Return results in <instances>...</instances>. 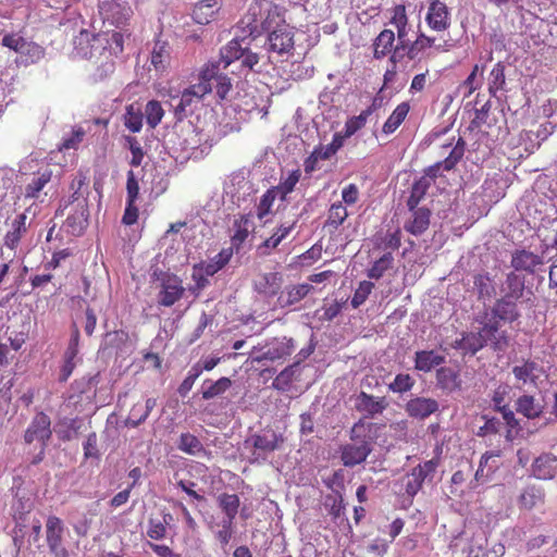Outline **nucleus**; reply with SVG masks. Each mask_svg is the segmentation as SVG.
Segmentation results:
<instances>
[{"instance_id": "4468645a", "label": "nucleus", "mask_w": 557, "mask_h": 557, "mask_svg": "<svg viewBox=\"0 0 557 557\" xmlns=\"http://www.w3.org/2000/svg\"><path fill=\"white\" fill-rule=\"evenodd\" d=\"M239 33L221 49L220 62L223 63V69H226L232 62L240 60L245 50L253 40L250 35H245L243 32Z\"/></svg>"}, {"instance_id": "79ce46f5", "label": "nucleus", "mask_w": 557, "mask_h": 557, "mask_svg": "<svg viewBox=\"0 0 557 557\" xmlns=\"http://www.w3.org/2000/svg\"><path fill=\"white\" fill-rule=\"evenodd\" d=\"M435 45V38L426 36L423 33H420L416 40L411 42L409 46H407V57L409 60H416L419 59L421 53L432 48Z\"/></svg>"}, {"instance_id": "aec40b11", "label": "nucleus", "mask_w": 557, "mask_h": 557, "mask_svg": "<svg viewBox=\"0 0 557 557\" xmlns=\"http://www.w3.org/2000/svg\"><path fill=\"white\" fill-rule=\"evenodd\" d=\"M543 373V368L531 359H525L521 364L512 368V374L518 384L536 385Z\"/></svg>"}, {"instance_id": "58836bf2", "label": "nucleus", "mask_w": 557, "mask_h": 557, "mask_svg": "<svg viewBox=\"0 0 557 557\" xmlns=\"http://www.w3.org/2000/svg\"><path fill=\"white\" fill-rule=\"evenodd\" d=\"M170 63L169 45L165 41L157 40L151 51V64L156 71L163 72Z\"/></svg>"}, {"instance_id": "f8f14e48", "label": "nucleus", "mask_w": 557, "mask_h": 557, "mask_svg": "<svg viewBox=\"0 0 557 557\" xmlns=\"http://www.w3.org/2000/svg\"><path fill=\"white\" fill-rule=\"evenodd\" d=\"M65 528L57 516H49L46 521V542L53 557H69V550L63 545Z\"/></svg>"}, {"instance_id": "1a4fd4ad", "label": "nucleus", "mask_w": 557, "mask_h": 557, "mask_svg": "<svg viewBox=\"0 0 557 557\" xmlns=\"http://www.w3.org/2000/svg\"><path fill=\"white\" fill-rule=\"evenodd\" d=\"M160 292L158 304L163 307H172L181 300L185 294L182 280L174 273L161 272L159 275Z\"/></svg>"}, {"instance_id": "7ed1b4c3", "label": "nucleus", "mask_w": 557, "mask_h": 557, "mask_svg": "<svg viewBox=\"0 0 557 557\" xmlns=\"http://www.w3.org/2000/svg\"><path fill=\"white\" fill-rule=\"evenodd\" d=\"M372 423L362 419L356 422L350 430V443L341 447V459L346 467H355L366 461L372 451V438L369 433Z\"/></svg>"}, {"instance_id": "69168bd1", "label": "nucleus", "mask_w": 557, "mask_h": 557, "mask_svg": "<svg viewBox=\"0 0 557 557\" xmlns=\"http://www.w3.org/2000/svg\"><path fill=\"white\" fill-rule=\"evenodd\" d=\"M125 126L133 133H138L143 127V114L134 111L132 106L125 114Z\"/></svg>"}, {"instance_id": "f03ea898", "label": "nucleus", "mask_w": 557, "mask_h": 557, "mask_svg": "<svg viewBox=\"0 0 557 557\" xmlns=\"http://www.w3.org/2000/svg\"><path fill=\"white\" fill-rule=\"evenodd\" d=\"M88 185V176L82 171L77 172L70 183L71 195L69 197V203H76L77 211L67 216L66 226L74 235L82 234L84 228L87 226L89 215L87 203L89 195Z\"/></svg>"}, {"instance_id": "a18cd8bd", "label": "nucleus", "mask_w": 557, "mask_h": 557, "mask_svg": "<svg viewBox=\"0 0 557 557\" xmlns=\"http://www.w3.org/2000/svg\"><path fill=\"white\" fill-rule=\"evenodd\" d=\"M283 440L274 432L270 434H256L252 436V445L262 451H274L280 447Z\"/></svg>"}, {"instance_id": "f257e3e1", "label": "nucleus", "mask_w": 557, "mask_h": 557, "mask_svg": "<svg viewBox=\"0 0 557 557\" xmlns=\"http://www.w3.org/2000/svg\"><path fill=\"white\" fill-rule=\"evenodd\" d=\"M286 9L274 3L271 0H253L237 23L238 32L250 35L251 39H256L264 33L285 22Z\"/></svg>"}, {"instance_id": "ddd939ff", "label": "nucleus", "mask_w": 557, "mask_h": 557, "mask_svg": "<svg viewBox=\"0 0 557 557\" xmlns=\"http://www.w3.org/2000/svg\"><path fill=\"white\" fill-rule=\"evenodd\" d=\"M296 349L293 338L282 337L273 338L269 344L267 350L261 355L253 357V361L261 362L263 360L276 361L289 357Z\"/></svg>"}, {"instance_id": "603ef678", "label": "nucleus", "mask_w": 557, "mask_h": 557, "mask_svg": "<svg viewBox=\"0 0 557 557\" xmlns=\"http://www.w3.org/2000/svg\"><path fill=\"white\" fill-rule=\"evenodd\" d=\"M394 257L392 252L384 253L380 259H377L372 267L368 270V277L380 280L387 270L393 268Z\"/></svg>"}, {"instance_id": "774afa93", "label": "nucleus", "mask_w": 557, "mask_h": 557, "mask_svg": "<svg viewBox=\"0 0 557 557\" xmlns=\"http://www.w3.org/2000/svg\"><path fill=\"white\" fill-rule=\"evenodd\" d=\"M215 82V94L219 98V101L221 102L227 98L230 91L232 90V81L226 74H222Z\"/></svg>"}, {"instance_id": "e2e57ef3", "label": "nucleus", "mask_w": 557, "mask_h": 557, "mask_svg": "<svg viewBox=\"0 0 557 557\" xmlns=\"http://www.w3.org/2000/svg\"><path fill=\"white\" fill-rule=\"evenodd\" d=\"M125 139L132 152L131 165L135 168L139 166L144 160V151L139 141L133 136H126Z\"/></svg>"}, {"instance_id": "2eb2a0df", "label": "nucleus", "mask_w": 557, "mask_h": 557, "mask_svg": "<svg viewBox=\"0 0 557 557\" xmlns=\"http://www.w3.org/2000/svg\"><path fill=\"white\" fill-rule=\"evenodd\" d=\"M388 407L386 397H375L366 392H360L355 399V409L362 413L364 418H374L383 413Z\"/></svg>"}, {"instance_id": "5701e85b", "label": "nucleus", "mask_w": 557, "mask_h": 557, "mask_svg": "<svg viewBox=\"0 0 557 557\" xmlns=\"http://www.w3.org/2000/svg\"><path fill=\"white\" fill-rule=\"evenodd\" d=\"M407 414L416 419H425L438 410V403L433 398L414 397L405 406Z\"/></svg>"}, {"instance_id": "dca6fc26", "label": "nucleus", "mask_w": 557, "mask_h": 557, "mask_svg": "<svg viewBox=\"0 0 557 557\" xmlns=\"http://www.w3.org/2000/svg\"><path fill=\"white\" fill-rule=\"evenodd\" d=\"M425 22L432 30H446L450 26V14L447 5L440 0L432 1L429 5Z\"/></svg>"}, {"instance_id": "3c124183", "label": "nucleus", "mask_w": 557, "mask_h": 557, "mask_svg": "<svg viewBox=\"0 0 557 557\" xmlns=\"http://www.w3.org/2000/svg\"><path fill=\"white\" fill-rule=\"evenodd\" d=\"M220 61L208 62L200 69L197 84L208 86L210 92L212 91V81H216L218 77L222 75V73H220Z\"/></svg>"}, {"instance_id": "338daca9", "label": "nucleus", "mask_w": 557, "mask_h": 557, "mask_svg": "<svg viewBox=\"0 0 557 557\" xmlns=\"http://www.w3.org/2000/svg\"><path fill=\"white\" fill-rule=\"evenodd\" d=\"M2 45L9 49L14 50L15 52H24L28 44L22 36L16 34H8L3 36Z\"/></svg>"}, {"instance_id": "49530a36", "label": "nucleus", "mask_w": 557, "mask_h": 557, "mask_svg": "<svg viewBox=\"0 0 557 557\" xmlns=\"http://www.w3.org/2000/svg\"><path fill=\"white\" fill-rule=\"evenodd\" d=\"M348 212L342 201L333 203L327 212L325 226L337 230L347 219Z\"/></svg>"}, {"instance_id": "e433bc0d", "label": "nucleus", "mask_w": 557, "mask_h": 557, "mask_svg": "<svg viewBox=\"0 0 557 557\" xmlns=\"http://www.w3.org/2000/svg\"><path fill=\"white\" fill-rule=\"evenodd\" d=\"M473 285L480 300H488L496 294L493 278L488 273H480L474 275Z\"/></svg>"}, {"instance_id": "ea45409f", "label": "nucleus", "mask_w": 557, "mask_h": 557, "mask_svg": "<svg viewBox=\"0 0 557 557\" xmlns=\"http://www.w3.org/2000/svg\"><path fill=\"white\" fill-rule=\"evenodd\" d=\"M299 364L300 360H297L293 364L283 369L273 380V388L281 392H287L290 388V385L295 379V374Z\"/></svg>"}, {"instance_id": "a878e982", "label": "nucleus", "mask_w": 557, "mask_h": 557, "mask_svg": "<svg viewBox=\"0 0 557 557\" xmlns=\"http://www.w3.org/2000/svg\"><path fill=\"white\" fill-rule=\"evenodd\" d=\"M431 215V210L428 208L422 207L414 210L413 212H410V216L406 221L404 228L408 233L419 236L429 228Z\"/></svg>"}, {"instance_id": "c756f323", "label": "nucleus", "mask_w": 557, "mask_h": 557, "mask_svg": "<svg viewBox=\"0 0 557 557\" xmlns=\"http://www.w3.org/2000/svg\"><path fill=\"white\" fill-rule=\"evenodd\" d=\"M437 386L447 392H454L461 388V380L458 370L450 367H441L435 373Z\"/></svg>"}, {"instance_id": "a19ab883", "label": "nucleus", "mask_w": 557, "mask_h": 557, "mask_svg": "<svg viewBox=\"0 0 557 557\" xmlns=\"http://www.w3.org/2000/svg\"><path fill=\"white\" fill-rule=\"evenodd\" d=\"M232 256H233L232 247L223 248L209 262L202 263V270L206 271L207 275H214L230 262Z\"/></svg>"}, {"instance_id": "39448f33", "label": "nucleus", "mask_w": 557, "mask_h": 557, "mask_svg": "<svg viewBox=\"0 0 557 557\" xmlns=\"http://www.w3.org/2000/svg\"><path fill=\"white\" fill-rule=\"evenodd\" d=\"M265 49L269 53H275L281 58L293 55L295 50L294 27L285 21L272 29L268 34Z\"/></svg>"}, {"instance_id": "864d4df0", "label": "nucleus", "mask_w": 557, "mask_h": 557, "mask_svg": "<svg viewBox=\"0 0 557 557\" xmlns=\"http://www.w3.org/2000/svg\"><path fill=\"white\" fill-rule=\"evenodd\" d=\"M209 381H206L203 383V389H202V398L208 400V399H212L216 396H220L222 394H224L231 386H232V381L231 379L226 377V376H223V377H220L218 381L213 382V383H210L209 386L205 387V385L208 383Z\"/></svg>"}, {"instance_id": "bb28decb", "label": "nucleus", "mask_w": 557, "mask_h": 557, "mask_svg": "<svg viewBox=\"0 0 557 557\" xmlns=\"http://www.w3.org/2000/svg\"><path fill=\"white\" fill-rule=\"evenodd\" d=\"M491 314L504 322H515L520 318L518 301L506 298H498L491 309Z\"/></svg>"}, {"instance_id": "0eeeda50", "label": "nucleus", "mask_w": 557, "mask_h": 557, "mask_svg": "<svg viewBox=\"0 0 557 557\" xmlns=\"http://www.w3.org/2000/svg\"><path fill=\"white\" fill-rule=\"evenodd\" d=\"M438 465L440 459L432 458L412 468L403 479L405 493L411 498L414 497L422 488L423 483L433 479Z\"/></svg>"}, {"instance_id": "72a5a7b5", "label": "nucleus", "mask_w": 557, "mask_h": 557, "mask_svg": "<svg viewBox=\"0 0 557 557\" xmlns=\"http://www.w3.org/2000/svg\"><path fill=\"white\" fill-rule=\"evenodd\" d=\"M395 42V34L392 29H383L373 40V57L382 59L387 55Z\"/></svg>"}, {"instance_id": "4be33fe9", "label": "nucleus", "mask_w": 557, "mask_h": 557, "mask_svg": "<svg viewBox=\"0 0 557 557\" xmlns=\"http://www.w3.org/2000/svg\"><path fill=\"white\" fill-rule=\"evenodd\" d=\"M26 221V212L18 213L12 220L3 238V245L10 250H15L18 247L22 237L27 233L28 226Z\"/></svg>"}, {"instance_id": "b1692460", "label": "nucleus", "mask_w": 557, "mask_h": 557, "mask_svg": "<svg viewBox=\"0 0 557 557\" xmlns=\"http://www.w3.org/2000/svg\"><path fill=\"white\" fill-rule=\"evenodd\" d=\"M532 473L540 480L553 479L557 473V456L552 453L540 455L532 463Z\"/></svg>"}, {"instance_id": "6e6552de", "label": "nucleus", "mask_w": 557, "mask_h": 557, "mask_svg": "<svg viewBox=\"0 0 557 557\" xmlns=\"http://www.w3.org/2000/svg\"><path fill=\"white\" fill-rule=\"evenodd\" d=\"M210 94V88L206 85L193 84L182 91L178 103L174 107V115L177 121H183L194 109L203 100L205 96Z\"/></svg>"}, {"instance_id": "052dcab7", "label": "nucleus", "mask_w": 557, "mask_h": 557, "mask_svg": "<svg viewBox=\"0 0 557 557\" xmlns=\"http://www.w3.org/2000/svg\"><path fill=\"white\" fill-rule=\"evenodd\" d=\"M325 505L329 507V513L333 517L334 520L344 516L346 505L341 494L338 496L327 495Z\"/></svg>"}, {"instance_id": "f704fd0d", "label": "nucleus", "mask_w": 557, "mask_h": 557, "mask_svg": "<svg viewBox=\"0 0 557 557\" xmlns=\"http://www.w3.org/2000/svg\"><path fill=\"white\" fill-rule=\"evenodd\" d=\"M517 412L528 419H535L543 412V406L531 395H522L516 401Z\"/></svg>"}, {"instance_id": "c03bdc74", "label": "nucleus", "mask_w": 557, "mask_h": 557, "mask_svg": "<svg viewBox=\"0 0 557 557\" xmlns=\"http://www.w3.org/2000/svg\"><path fill=\"white\" fill-rule=\"evenodd\" d=\"M301 177V172L299 169L293 170L288 173L287 177L283 178L278 185L273 186L272 188L280 195V199L282 201L286 200L287 195L294 191L297 183Z\"/></svg>"}, {"instance_id": "37998d69", "label": "nucleus", "mask_w": 557, "mask_h": 557, "mask_svg": "<svg viewBox=\"0 0 557 557\" xmlns=\"http://www.w3.org/2000/svg\"><path fill=\"white\" fill-rule=\"evenodd\" d=\"M218 504L226 516L224 520L234 521L240 505L239 497L236 494L223 493L218 497Z\"/></svg>"}, {"instance_id": "9d476101", "label": "nucleus", "mask_w": 557, "mask_h": 557, "mask_svg": "<svg viewBox=\"0 0 557 557\" xmlns=\"http://www.w3.org/2000/svg\"><path fill=\"white\" fill-rule=\"evenodd\" d=\"M99 14L103 22L122 27L131 20L133 10L125 0H104L99 4Z\"/></svg>"}, {"instance_id": "4d7b16f0", "label": "nucleus", "mask_w": 557, "mask_h": 557, "mask_svg": "<svg viewBox=\"0 0 557 557\" xmlns=\"http://www.w3.org/2000/svg\"><path fill=\"white\" fill-rule=\"evenodd\" d=\"M414 385V380L407 373H399L394 381L389 383L388 388L393 393L404 394L409 392Z\"/></svg>"}, {"instance_id": "09e8293b", "label": "nucleus", "mask_w": 557, "mask_h": 557, "mask_svg": "<svg viewBox=\"0 0 557 557\" xmlns=\"http://www.w3.org/2000/svg\"><path fill=\"white\" fill-rule=\"evenodd\" d=\"M506 85L505 65L497 62L492 69L488 77V91L492 96H496L497 91L503 90Z\"/></svg>"}, {"instance_id": "680f3d73", "label": "nucleus", "mask_w": 557, "mask_h": 557, "mask_svg": "<svg viewBox=\"0 0 557 557\" xmlns=\"http://www.w3.org/2000/svg\"><path fill=\"white\" fill-rule=\"evenodd\" d=\"M168 534V527L159 520L150 519L148 521L147 536L153 541L163 540Z\"/></svg>"}, {"instance_id": "2f4dec72", "label": "nucleus", "mask_w": 557, "mask_h": 557, "mask_svg": "<svg viewBox=\"0 0 557 557\" xmlns=\"http://www.w3.org/2000/svg\"><path fill=\"white\" fill-rule=\"evenodd\" d=\"M445 362V356L434 350H419L414 355V369L422 372H430Z\"/></svg>"}, {"instance_id": "412c9836", "label": "nucleus", "mask_w": 557, "mask_h": 557, "mask_svg": "<svg viewBox=\"0 0 557 557\" xmlns=\"http://www.w3.org/2000/svg\"><path fill=\"white\" fill-rule=\"evenodd\" d=\"M283 284V276L278 272L262 273L253 282L255 290L267 297L276 296Z\"/></svg>"}, {"instance_id": "393cba45", "label": "nucleus", "mask_w": 557, "mask_h": 557, "mask_svg": "<svg viewBox=\"0 0 557 557\" xmlns=\"http://www.w3.org/2000/svg\"><path fill=\"white\" fill-rule=\"evenodd\" d=\"M312 289L313 286L307 283L290 285L277 297V306L282 309L292 307L300 302Z\"/></svg>"}, {"instance_id": "4c0bfd02", "label": "nucleus", "mask_w": 557, "mask_h": 557, "mask_svg": "<svg viewBox=\"0 0 557 557\" xmlns=\"http://www.w3.org/2000/svg\"><path fill=\"white\" fill-rule=\"evenodd\" d=\"M486 344L482 333H467L463 334L462 337L456 341V348L462 349L466 352H470L471 355H475L480 349H482Z\"/></svg>"}, {"instance_id": "cd10ccee", "label": "nucleus", "mask_w": 557, "mask_h": 557, "mask_svg": "<svg viewBox=\"0 0 557 557\" xmlns=\"http://www.w3.org/2000/svg\"><path fill=\"white\" fill-rule=\"evenodd\" d=\"M234 234L231 237L233 247L238 251L242 245L248 238L251 230H253V223L250 214H242L234 220L233 223Z\"/></svg>"}, {"instance_id": "c9c22d12", "label": "nucleus", "mask_w": 557, "mask_h": 557, "mask_svg": "<svg viewBox=\"0 0 557 557\" xmlns=\"http://www.w3.org/2000/svg\"><path fill=\"white\" fill-rule=\"evenodd\" d=\"M296 221L286 225L281 224L275 232L267 238L262 244L259 245L258 249L262 251V253L267 255L269 250L275 249L295 228Z\"/></svg>"}, {"instance_id": "7c9ffc66", "label": "nucleus", "mask_w": 557, "mask_h": 557, "mask_svg": "<svg viewBox=\"0 0 557 557\" xmlns=\"http://www.w3.org/2000/svg\"><path fill=\"white\" fill-rule=\"evenodd\" d=\"M524 278L516 272H509L506 275L505 283L502 287V297L506 299H512L519 301L524 294Z\"/></svg>"}, {"instance_id": "9b49d317", "label": "nucleus", "mask_w": 557, "mask_h": 557, "mask_svg": "<svg viewBox=\"0 0 557 557\" xmlns=\"http://www.w3.org/2000/svg\"><path fill=\"white\" fill-rule=\"evenodd\" d=\"M454 138L448 145H443V149H450L448 156L440 162L429 166L425 170V177L430 178V182L441 175V171H450L456 164L462 159L466 151V143L461 137H458L456 144L453 146Z\"/></svg>"}, {"instance_id": "5fc2aeb1", "label": "nucleus", "mask_w": 557, "mask_h": 557, "mask_svg": "<svg viewBox=\"0 0 557 557\" xmlns=\"http://www.w3.org/2000/svg\"><path fill=\"white\" fill-rule=\"evenodd\" d=\"M276 198H280V195L276 194L272 187L260 197V201L257 205V218L259 220H263L272 212V207Z\"/></svg>"}, {"instance_id": "de8ad7c7", "label": "nucleus", "mask_w": 557, "mask_h": 557, "mask_svg": "<svg viewBox=\"0 0 557 557\" xmlns=\"http://www.w3.org/2000/svg\"><path fill=\"white\" fill-rule=\"evenodd\" d=\"M177 447L187 455L196 456L205 451V447L200 440L190 433H182Z\"/></svg>"}, {"instance_id": "13d9d810", "label": "nucleus", "mask_w": 557, "mask_h": 557, "mask_svg": "<svg viewBox=\"0 0 557 557\" xmlns=\"http://www.w3.org/2000/svg\"><path fill=\"white\" fill-rule=\"evenodd\" d=\"M374 288V284L370 281H362L359 283L357 289L355 290V294L351 298V306L352 308L360 307L369 297L372 289Z\"/></svg>"}, {"instance_id": "f3484780", "label": "nucleus", "mask_w": 557, "mask_h": 557, "mask_svg": "<svg viewBox=\"0 0 557 557\" xmlns=\"http://www.w3.org/2000/svg\"><path fill=\"white\" fill-rule=\"evenodd\" d=\"M223 5V0H200L195 3L191 17L195 23L208 25L215 21Z\"/></svg>"}, {"instance_id": "a211bd4d", "label": "nucleus", "mask_w": 557, "mask_h": 557, "mask_svg": "<svg viewBox=\"0 0 557 557\" xmlns=\"http://www.w3.org/2000/svg\"><path fill=\"white\" fill-rule=\"evenodd\" d=\"M52 180V170L44 166L34 172L24 186V197L28 199H37L40 193Z\"/></svg>"}, {"instance_id": "6e6d98bb", "label": "nucleus", "mask_w": 557, "mask_h": 557, "mask_svg": "<svg viewBox=\"0 0 557 557\" xmlns=\"http://www.w3.org/2000/svg\"><path fill=\"white\" fill-rule=\"evenodd\" d=\"M145 114L147 124L154 128L161 123L164 110L158 100H150L146 104Z\"/></svg>"}, {"instance_id": "8fccbe9b", "label": "nucleus", "mask_w": 557, "mask_h": 557, "mask_svg": "<svg viewBox=\"0 0 557 557\" xmlns=\"http://www.w3.org/2000/svg\"><path fill=\"white\" fill-rule=\"evenodd\" d=\"M374 245L379 249L383 250H397L401 245V230L395 228L393 232H387L383 236H376Z\"/></svg>"}, {"instance_id": "0e129e2a", "label": "nucleus", "mask_w": 557, "mask_h": 557, "mask_svg": "<svg viewBox=\"0 0 557 557\" xmlns=\"http://www.w3.org/2000/svg\"><path fill=\"white\" fill-rule=\"evenodd\" d=\"M206 271L202 270V264L194 265L191 278L195 282V286L190 288V290L195 294H198L201 289H203L208 284L209 280Z\"/></svg>"}, {"instance_id": "bf43d9fd", "label": "nucleus", "mask_w": 557, "mask_h": 557, "mask_svg": "<svg viewBox=\"0 0 557 557\" xmlns=\"http://www.w3.org/2000/svg\"><path fill=\"white\" fill-rule=\"evenodd\" d=\"M85 131L82 127L74 128L70 136L63 138L62 143L59 145V150L65 151L70 149H77L79 144L83 141Z\"/></svg>"}, {"instance_id": "6ab92c4d", "label": "nucleus", "mask_w": 557, "mask_h": 557, "mask_svg": "<svg viewBox=\"0 0 557 557\" xmlns=\"http://www.w3.org/2000/svg\"><path fill=\"white\" fill-rule=\"evenodd\" d=\"M543 264L542 256L527 249H517L511 255V267L515 271L533 274L536 268Z\"/></svg>"}, {"instance_id": "473e14b6", "label": "nucleus", "mask_w": 557, "mask_h": 557, "mask_svg": "<svg viewBox=\"0 0 557 557\" xmlns=\"http://www.w3.org/2000/svg\"><path fill=\"white\" fill-rule=\"evenodd\" d=\"M410 110L408 102L399 103L383 124L382 132L391 135L403 124Z\"/></svg>"}, {"instance_id": "20e7f679", "label": "nucleus", "mask_w": 557, "mask_h": 557, "mask_svg": "<svg viewBox=\"0 0 557 557\" xmlns=\"http://www.w3.org/2000/svg\"><path fill=\"white\" fill-rule=\"evenodd\" d=\"M51 436L52 430L50 417L42 411L37 412L24 433V441L26 444L38 443L40 445V451L33 459V465H37L44 459L45 450Z\"/></svg>"}, {"instance_id": "423d86ee", "label": "nucleus", "mask_w": 557, "mask_h": 557, "mask_svg": "<svg viewBox=\"0 0 557 557\" xmlns=\"http://www.w3.org/2000/svg\"><path fill=\"white\" fill-rule=\"evenodd\" d=\"M487 539L483 531L474 532L470 537L466 533L454 536L449 543V549L453 555L461 550L466 557H487L486 552Z\"/></svg>"}, {"instance_id": "c85d7f7f", "label": "nucleus", "mask_w": 557, "mask_h": 557, "mask_svg": "<svg viewBox=\"0 0 557 557\" xmlns=\"http://www.w3.org/2000/svg\"><path fill=\"white\" fill-rule=\"evenodd\" d=\"M380 108V102L374 98L371 104L362 110L359 115L350 116L346 120L344 129L347 136L355 135L358 131L363 128L368 122V119Z\"/></svg>"}]
</instances>
